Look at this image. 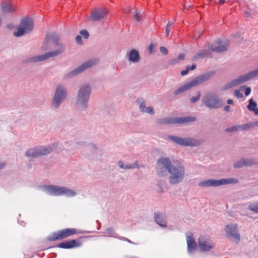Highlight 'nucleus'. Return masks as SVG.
<instances>
[{
  "mask_svg": "<svg viewBox=\"0 0 258 258\" xmlns=\"http://www.w3.org/2000/svg\"><path fill=\"white\" fill-rule=\"evenodd\" d=\"M157 173L163 176L167 170L170 176L169 182L172 184H176L181 182L185 176V168L178 161L172 164L171 160L167 157H161L156 163Z\"/></svg>",
  "mask_w": 258,
  "mask_h": 258,
  "instance_id": "1",
  "label": "nucleus"
},
{
  "mask_svg": "<svg viewBox=\"0 0 258 258\" xmlns=\"http://www.w3.org/2000/svg\"><path fill=\"white\" fill-rule=\"evenodd\" d=\"M60 37L55 33L51 34L48 33L45 36L43 43L41 46L43 51H47L54 49L45 53L31 57L29 59L30 62H37L45 60L51 57H53L60 55L64 51L63 45L59 42Z\"/></svg>",
  "mask_w": 258,
  "mask_h": 258,
  "instance_id": "2",
  "label": "nucleus"
},
{
  "mask_svg": "<svg viewBox=\"0 0 258 258\" xmlns=\"http://www.w3.org/2000/svg\"><path fill=\"white\" fill-rule=\"evenodd\" d=\"M34 28V22L30 18H25L22 19L17 31L14 33L16 37H20L32 31Z\"/></svg>",
  "mask_w": 258,
  "mask_h": 258,
  "instance_id": "3",
  "label": "nucleus"
},
{
  "mask_svg": "<svg viewBox=\"0 0 258 258\" xmlns=\"http://www.w3.org/2000/svg\"><path fill=\"white\" fill-rule=\"evenodd\" d=\"M196 120V118L192 116L181 117H165L158 119L156 123L159 125L181 124L187 122H193Z\"/></svg>",
  "mask_w": 258,
  "mask_h": 258,
  "instance_id": "4",
  "label": "nucleus"
},
{
  "mask_svg": "<svg viewBox=\"0 0 258 258\" xmlns=\"http://www.w3.org/2000/svg\"><path fill=\"white\" fill-rule=\"evenodd\" d=\"M76 233L75 228H66L51 233L47 238L49 241H54L66 238Z\"/></svg>",
  "mask_w": 258,
  "mask_h": 258,
  "instance_id": "5",
  "label": "nucleus"
},
{
  "mask_svg": "<svg viewBox=\"0 0 258 258\" xmlns=\"http://www.w3.org/2000/svg\"><path fill=\"white\" fill-rule=\"evenodd\" d=\"M238 180L235 178H223L220 180L208 179L201 182L198 184L200 187L218 186L221 185L235 183Z\"/></svg>",
  "mask_w": 258,
  "mask_h": 258,
  "instance_id": "6",
  "label": "nucleus"
},
{
  "mask_svg": "<svg viewBox=\"0 0 258 258\" xmlns=\"http://www.w3.org/2000/svg\"><path fill=\"white\" fill-rule=\"evenodd\" d=\"M207 80V77L205 76H200L192 80L190 82L187 83L185 85L176 89L174 94L175 95H179L190 88L200 85Z\"/></svg>",
  "mask_w": 258,
  "mask_h": 258,
  "instance_id": "7",
  "label": "nucleus"
},
{
  "mask_svg": "<svg viewBox=\"0 0 258 258\" xmlns=\"http://www.w3.org/2000/svg\"><path fill=\"white\" fill-rule=\"evenodd\" d=\"M47 190L48 192L52 196L66 195L67 197H74L76 195L74 191L63 187L51 185L47 187Z\"/></svg>",
  "mask_w": 258,
  "mask_h": 258,
  "instance_id": "8",
  "label": "nucleus"
},
{
  "mask_svg": "<svg viewBox=\"0 0 258 258\" xmlns=\"http://www.w3.org/2000/svg\"><path fill=\"white\" fill-rule=\"evenodd\" d=\"M91 93V88L88 85H83L79 90L77 104L83 108L85 103L89 100Z\"/></svg>",
  "mask_w": 258,
  "mask_h": 258,
  "instance_id": "9",
  "label": "nucleus"
},
{
  "mask_svg": "<svg viewBox=\"0 0 258 258\" xmlns=\"http://www.w3.org/2000/svg\"><path fill=\"white\" fill-rule=\"evenodd\" d=\"M169 138L174 142L184 146H198L202 142L191 138H182L175 136H170Z\"/></svg>",
  "mask_w": 258,
  "mask_h": 258,
  "instance_id": "10",
  "label": "nucleus"
},
{
  "mask_svg": "<svg viewBox=\"0 0 258 258\" xmlns=\"http://www.w3.org/2000/svg\"><path fill=\"white\" fill-rule=\"evenodd\" d=\"M109 13V10L105 8H96L93 10L88 20L91 22H98L105 18Z\"/></svg>",
  "mask_w": 258,
  "mask_h": 258,
  "instance_id": "11",
  "label": "nucleus"
},
{
  "mask_svg": "<svg viewBox=\"0 0 258 258\" xmlns=\"http://www.w3.org/2000/svg\"><path fill=\"white\" fill-rule=\"evenodd\" d=\"M67 96L66 90L64 87L59 86L57 87L53 97L52 105L58 107L61 102L64 100Z\"/></svg>",
  "mask_w": 258,
  "mask_h": 258,
  "instance_id": "12",
  "label": "nucleus"
},
{
  "mask_svg": "<svg viewBox=\"0 0 258 258\" xmlns=\"http://www.w3.org/2000/svg\"><path fill=\"white\" fill-rule=\"evenodd\" d=\"M51 150L49 148L40 147L29 150L26 153V156L28 157L35 158L49 154Z\"/></svg>",
  "mask_w": 258,
  "mask_h": 258,
  "instance_id": "13",
  "label": "nucleus"
},
{
  "mask_svg": "<svg viewBox=\"0 0 258 258\" xmlns=\"http://www.w3.org/2000/svg\"><path fill=\"white\" fill-rule=\"evenodd\" d=\"M225 230L227 237L232 238L237 242L240 240V236L236 225L233 223L229 224L226 226Z\"/></svg>",
  "mask_w": 258,
  "mask_h": 258,
  "instance_id": "14",
  "label": "nucleus"
},
{
  "mask_svg": "<svg viewBox=\"0 0 258 258\" xmlns=\"http://www.w3.org/2000/svg\"><path fill=\"white\" fill-rule=\"evenodd\" d=\"M229 45L228 40H217L209 46V49L214 52H221L227 50Z\"/></svg>",
  "mask_w": 258,
  "mask_h": 258,
  "instance_id": "15",
  "label": "nucleus"
},
{
  "mask_svg": "<svg viewBox=\"0 0 258 258\" xmlns=\"http://www.w3.org/2000/svg\"><path fill=\"white\" fill-rule=\"evenodd\" d=\"M203 102L207 107L210 108H219L221 105L220 101L211 94L204 97Z\"/></svg>",
  "mask_w": 258,
  "mask_h": 258,
  "instance_id": "16",
  "label": "nucleus"
},
{
  "mask_svg": "<svg viewBox=\"0 0 258 258\" xmlns=\"http://www.w3.org/2000/svg\"><path fill=\"white\" fill-rule=\"evenodd\" d=\"M199 245L202 250L209 251L215 246L213 242L209 238L201 236L199 239Z\"/></svg>",
  "mask_w": 258,
  "mask_h": 258,
  "instance_id": "17",
  "label": "nucleus"
},
{
  "mask_svg": "<svg viewBox=\"0 0 258 258\" xmlns=\"http://www.w3.org/2000/svg\"><path fill=\"white\" fill-rule=\"evenodd\" d=\"M97 62V61L90 60L87 62H84L83 64L79 66L78 68L72 71L71 73L69 74V77L74 76L75 75H78L79 73H81L86 69L89 68L95 65Z\"/></svg>",
  "mask_w": 258,
  "mask_h": 258,
  "instance_id": "18",
  "label": "nucleus"
},
{
  "mask_svg": "<svg viewBox=\"0 0 258 258\" xmlns=\"http://www.w3.org/2000/svg\"><path fill=\"white\" fill-rule=\"evenodd\" d=\"M80 245V243L77 240L73 239L60 243L57 245V247L61 248L70 249Z\"/></svg>",
  "mask_w": 258,
  "mask_h": 258,
  "instance_id": "19",
  "label": "nucleus"
},
{
  "mask_svg": "<svg viewBox=\"0 0 258 258\" xmlns=\"http://www.w3.org/2000/svg\"><path fill=\"white\" fill-rule=\"evenodd\" d=\"M244 82H245V81H244L243 77H242V76H241L238 78L234 79V80L231 81L229 83L222 86L221 89L222 90H228L238 85L241 84Z\"/></svg>",
  "mask_w": 258,
  "mask_h": 258,
  "instance_id": "20",
  "label": "nucleus"
},
{
  "mask_svg": "<svg viewBox=\"0 0 258 258\" xmlns=\"http://www.w3.org/2000/svg\"><path fill=\"white\" fill-rule=\"evenodd\" d=\"M154 219L156 223L162 227H166V217L160 213L154 214Z\"/></svg>",
  "mask_w": 258,
  "mask_h": 258,
  "instance_id": "21",
  "label": "nucleus"
},
{
  "mask_svg": "<svg viewBox=\"0 0 258 258\" xmlns=\"http://www.w3.org/2000/svg\"><path fill=\"white\" fill-rule=\"evenodd\" d=\"M2 10L4 13H13L16 9V7L14 5L12 2H10L9 4L5 2L2 3Z\"/></svg>",
  "mask_w": 258,
  "mask_h": 258,
  "instance_id": "22",
  "label": "nucleus"
},
{
  "mask_svg": "<svg viewBox=\"0 0 258 258\" xmlns=\"http://www.w3.org/2000/svg\"><path fill=\"white\" fill-rule=\"evenodd\" d=\"M255 163V162L252 159H245L240 160L234 163V167L235 168H240L244 165L246 166H251Z\"/></svg>",
  "mask_w": 258,
  "mask_h": 258,
  "instance_id": "23",
  "label": "nucleus"
},
{
  "mask_svg": "<svg viewBox=\"0 0 258 258\" xmlns=\"http://www.w3.org/2000/svg\"><path fill=\"white\" fill-rule=\"evenodd\" d=\"M128 59L133 62H137L140 60L139 52L136 49H132L128 54Z\"/></svg>",
  "mask_w": 258,
  "mask_h": 258,
  "instance_id": "24",
  "label": "nucleus"
},
{
  "mask_svg": "<svg viewBox=\"0 0 258 258\" xmlns=\"http://www.w3.org/2000/svg\"><path fill=\"white\" fill-rule=\"evenodd\" d=\"M187 247L189 251H192L197 247V243L192 236L187 237Z\"/></svg>",
  "mask_w": 258,
  "mask_h": 258,
  "instance_id": "25",
  "label": "nucleus"
},
{
  "mask_svg": "<svg viewBox=\"0 0 258 258\" xmlns=\"http://www.w3.org/2000/svg\"><path fill=\"white\" fill-rule=\"evenodd\" d=\"M257 76L258 68L242 76L243 77L244 81L246 82Z\"/></svg>",
  "mask_w": 258,
  "mask_h": 258,
  "instance_id": "26",
  "label": "nucleus"
},
{
  "mask_svg": "<svg viewBox=\"0 0 258 258\" xmlns=\"http://www.w3.org/2000/svg\"><path fill=\"white\" fill-rule=\"evenodd\" d=\"M210 53L207 50H203L199 51L192 58V61H195L200 58H204L209 55Z\"/></svg>",
  "mask_w": 258,
  "mask_h": 258,
  "instance_id": "27",
  "label": "nucleus"
},
{
  "mask_svg": "<svg viewBox=\"0 0 258 258\" xmlns=\"http://www.w3.org/2000/svg\"><path fill=\"white\" fill-rule=\"evenodd\" d=\"M256 103L252 99H250L249 101L247 108L250 111H253L255 114L258 115V108L256 107Z\"/></svg>",
  "mask_w": 258,
  "mask_h": 258,
  "instance_id": "28",
  "label": "nucleus"
},
{
  "mask_svg": "<svg viewBox=\"0 0 258 258\" xmlns=\"http://www.w3.org/2000/svg\"><path fill=\"white\" fill-rule=\"evenodd\" d=\"M117 164L119 167H120L121 168H123V169H132V168H137L138 166V162L137 161L136 162H135V163L133 165L128 164V165L124 166V164L122 161H119L118 162Z\"/></svg>",
  "mask_w": 258,
  "mask_h": 258,
  "instance_id": "29",
  "label": "nucleus"
},
{
  "mask_svg": "<svg viewBox=\"0 0 258 258\" xmlns=\"http://www.w3.org/2000/svg\"><path fill=\"white\" fill-rule=\"evenodd\" d=\"M248 208L255 213H258V202L249 203Z\"/></svg>",
  "mask_w": 258,
  "mask_h": 258,
  "instance_id": "30",
  "label": "nucleus"
},
{
  "mask_svg": "<svg viewBox=\"0 0 258 258\" xmlns=\"http://www.w3.org/2000/svg\"><path fill=\"white\" fill-rule=\"evenodd\" d=\"M245 87H246V86H242L240 88L239 90H235L234 92V95L238 98H243V95L240 92V91H242Z\"/></svg>",
  "mask_w": 258,
  "mask_h": 258,
  "instance_id": "31",
  "label": "nucleus"
},
{
  "mask_svg": "<svg viewBox=\"0 0 258 258\" xmlns=\"http://www.w3.org/2000/svg\"><path fill=\"white\" fill-rule=\"evenodd\" d=\"M185 54L184 53H181L178 56L177 58L171 59L170 60V63L174 64L177 63L179 60H183Z\"/></svg>",
  "mask_w": 258,
  "mask_h": 258,
  "instance_id": "32",
  "label": "nucleus"
},
{
  "mask_svg": "<svg viewBox=\"0 0 258 258\" xmlns=\"http://www.w3.org/2000/svg\"><path fill=\"white\" fill-rule=\"evenodd\" d=\"M251 126L250 124H243L242 125H237L238 131L246 130L249 129Z\"/></svg>",
  "mask_w": 258,
  "mask_h": 258,
  "instance_id": "33",
  "label": "nucleus"
},
{
  "mask_svg": "<svg viewBox=\"0 0 258 258\" xmlns=\"http://www.w3.org/2000/svg\"><path fill=\"white\" fill-rule=\"evenodd\" d=\"M173 25V23L171 22H169L166 27L165 32L166 36H168L169 32L171 31V26Z\"/></svg>",
  "mask_w": 258,
  "mask_h": 258,
  "instance_id": "34",
  "label": "nucleus"
},
{
  "mask_svg": "<svg viewBox=\"0 0 258 258\" xmlns=\"http://www.w3.org/2000/svg\"><path fill=\"white\" fill-rule=\"evenodd\" d=\"M133 17L137 21H140L141 20V16L137 11H134Z\"/></svg>",
  "mask_w": 258,
  "mask_h": 258,
  "instance_id": "35",
  "label": "nucleus"
},
{
  "mask_svg": "<svg viewBox=\"0 0 258 258\" xmlns=\"http://www.w3.org/2000/svg\"><path fill=\"white\" fill-rule=\"evenodd\" d=\"M201 97V93L200 91L197 92V95L196 97H192L190 98V101L192 103H195L198 101Z\"/></svg>",
  "mask_w": 258,
  "mask_h": 258,
  "instance_id": "36",
  "label": "nucleus"
},
{
  "mask_svg": "<svg viewBox=\"0 0 258 258\" xmlns=\"http://www.w3.org/2000/svg\"><path fill=\"white\" fill-rule=\"evenodd\" d=\"M80 33L82 35H83L86 39L88 38L89 35L88 32L86 30H81Z\"/></svg>",
  "mask_w": 258,
  "mask_h": 258,
  "instance_id": "37",
  "label": "nucleus"
},
{
  "mask_svg": "<svg viewBox=\"0 0 258 258\" xmlns=\"http://www.w3.org/2000/svg\"><path fill=\"white\" fill-rule=\"evenodd\" d=\"M144 112L149 113L151 114H153L154 113L153 107H148L147 108H146Z\"/></svg>",
  "mask_w": 258,
  "mask_h": 258,
  "instance_id": "38",
  "label": "nucleus"
},
{
  "mask_svg": "<svg viewBox=\"0 0 258 258\" xmlns=\"http://www.w3.org/2000/svg\"><path fill=\"white\" fill-rule=\"evenodd\" d=\"M236 131H238L237 126H232L231 127L227 128L225 130V131L226 132H232Z\"/></svg>",
  "mask_w": 258,
  "mask_h": 258,
  "instance_id": "39",
  "label": "nucleus"
},
{
  "mask_svg": "<svg viewBox=\"0 0 258 258\" xmlns=\"http://www.w3.org/2000/svg\"><path fill=\"white\" fill-rule=\"evenodd\" d=\"M139 108H140V110L142 112H144V111L145 110V108H146L145 106V103L144 102H142L140 103V105H139Z\"/></svg>",
  "mask_w": 258,
  "mask_h": 258,
  "instance_id": "40",
  "label": "nucleus"
},
{
  "mask_svg": "<svg viewBox=\"0 0 258 258\" xmlns=\"http://www.w3.org/2000/svg\"><path fill=\"white\" fill-rule=\"evenodd\" d=\"M160 51L164 54L166 55L168 53L167 49L164 46H161L160 48Z\"/></svg>",
  "mask_w": 258,
  "mask_h": 258,
  "instance_id": "41",
  "label": "nucleus"
},
{
  "mask_svg": "<svg viewBox=\"0 0 258 258\" xmlns=\"http://www.w3.org/2000/svg\"><path fill=\"white\" fill-rule=\"evenodd\" d=\"M81 39H82V36L81 35H77L76 37V41L77 43L78 44H82V43L81 41Z\"/></svg>",
  "mask_w": 258,
  "mask_h": 258,
  "instance_id": "42",
  "label": "nucleus"
},
{
  "mask_svg": "<svg viewBox=\"0 0 258 258\" xmlns=\"http://www.w3.org/2000/svg\"><path fill=\"white\" fill-rule=\"evenodd\" d=\"M246 89H245V95L246 96H248L249 95V94L250 93V92H251V89L250 87H246Z\"/></svg>",
  "mask_w": 258,
  "mask_h": 258,
  "instance_id": "43",
  "label": "nucleus"
},
{
  "mask_svg": "<svg viewBox=\"0 0 258 258\" xmlns=\"http://www.w3.org/2000/svg\"><path fill=\"white\" fill-rule=\"evenodd\" d=\"M188 73V70H185L182 71L180 73V74L182 76H184V75L187 74Z\"/></svg>",
  "mask_w": 258,
  "mask_h": 258,
  "instance_id": "44",
  "label": "nucleus"
},
{
  "mask_svg": "<svg viewBox=\"0 0 258 258\" xmlns=\"http://www.w3.org/2000/svg\"><path fill=\"white\" fill-rule=\"evenodd\" d=\"M230 106L229 105H226L224 107V110L226 111H229L230 110Z\"/></svg>",
  "mask_w": 258,
  "mask_h": 258,
  "instance_id": "45",
  "label": "nucleus"
},
{
  "mask_svg": "<svg viewBox=\"0 0 258 258\" xmlns=\"http://www.w3.org/2000/svg\"><path fill=\"white\" fill-rule=\"evenodd\" d=\"M196 68V64H193L190 67V70H194Z\"/></svg>",
  "mask_w": 258,
  "mask_h": 258,
  "instance_id": "46",
  "label": "nucleus"
},
{
  "mask_svg": "<svg viewBox=\"0 0 258 258\" xmlns=\"http://www.w3.org/2000/svg\"><path fill=\"white\" fill-rule=\"evenodd\" d=\"M227 102L228 104H232L233 103V100L231 99H228Z\"/></svg>",
  "mask_w": 258,
  "mask_h": 258,
  "instance_id": "47",
  "label": "nucleus"
},
{
  "mask_svg": "<svg viewBox=\"0 0 258 258\" xmlns=\"http://www.w3.org/2000/svg\"><path fill=\"white\" fill-rule=\"evenodd\" d=\"M5 164H6L5 163H0V169L3 168Z\"/></svg>",
  "mask_w": 258,
  "mask_h": 258,
  "instance_id": "48",
  "label": "nucleus"
},
{
  "mask_svg": "<svg viewBox=\"0 0 258 258\" xmlns=\"http://www.w3.org/2000/svg\"><path fill=\"white\" fill-rule=\"evenodd\" d=\"M224 3H225L224 0H219V3H220V4H223Z\"/></svg>",
  "mask_w": 258,
  "mask_h": 258,
  "instance_id": "49",
  "label": "nucleus"
},
{
  "mask_svg": "<svg viewBox=\"0 0 258 258\" xmlns=\"http://www.w3.org/2000/svg\"><path fill=\"white\" fill-rule=\"evenodd\" d=\"M152 44H151V45H150L149 47L150 52H152Z\"/></svg>",
  "mask_w": 258,
  "mask_h": 258,
  "instance_id": "50",
  "label": "nucleus"
},
{
  "mask_svg": "<svg viewBox=\"0 0 258 258\" xmlns=\"http://www.w3.org/2000/svg\"><path fill=\"white\" fill-rule=\"evenodd\" d=\"M189 69H190V66H186V70H188V72H189Z\"/></svg>",
  "mask_w": 258,
  "mask_h": 258,
  "instance_id": "51",
  "label": "nucleus"
},
{
  "mask_svg": "<svg viewBox=\"0 0 258 258\" xmlns=\"http://www.w3.org/2000/svg\"><path fill=\"white\" fill-rule=\"evenodd\" d=\"M254 125L258 126V120L254 122Z\"/></svg>",
  "mask_w": 258,
  "mask_h": 258,
  "instance_id": "52",
  "label": "nucleus"
},
{
  "mask_svg": "<svg viewBox=\"0 0 258 258\" xmlns=\"http://www.w3.org/2000/svg\"><path fill=\"white\" fill-rule=\"evenodd\" d=\"M130 11V10H128V11H126V13H128Z\"/></svg>",
  "mask_w": 258,
  "mask_h": 258,
  "instance_id": "53",
  "label": "nucleus"
}]
</instances>
